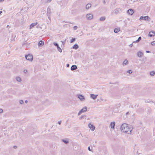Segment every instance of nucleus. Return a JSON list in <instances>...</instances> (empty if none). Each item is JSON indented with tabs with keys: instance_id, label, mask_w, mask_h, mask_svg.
<instances>
[{
	"instance_id": "f257e3e1",
	"label": "nucleus",
	"mask_w": 155,
	"mask_h": 155,
	"mask_svg": "<svg viewBox=\"0 0 155 155\" xmlns=\"http://www.w3.org/2000/svg\"><path fill=\"white\" fill-rule=\"evenodd\" d=\"M132 126L127 124H124L120 127L121 130L123 131V132L127 133L128 134H130L132 130Z\"/></svg>"
},
{
	"instance_id": "f03ea898",
	"label": "nucleus",
	"mask_w": 155,
	"mask_h": 155,
	"mask_svg": "<svg viewBox=\"0 0 155 155\" xmlns=\"http://www.w3.org/2000/svg\"><path fill=\"white\" fill-rule=\"evenodd\" d=\"M26 59L29 61H31L33 58V56L31 54H28L27 55H26L25 56Z\"/></svg>"
},
{
	"instance_id": "7ed1b4c3",
	"label": "nucleus",
	"mask_w": 155,
	"mask_h": 155,
	"mask_svg": "<svg viewBox=\"0 0 155 155\" xmlns=\"http://www.w3.org/2000/svg\"><path fill=\"white\" fill-rule=\"evenodd\" d=\"M87 110V107H85L83 109L81 110L78 113V115L79 116L82 113L85 112Z\"/></svg>"
},
{
	"instance_id": "20e7f679",
	"label": "nucleus",
	"mask_w": 155,
	"mask_h": 155,
	"mask_svg": "<svg viewBox=\"0 0 155 155\" xmlns=\"http://www.w3.org/2000/svg\"><path fill=\"white\" fill-rule=\"evenodd\" d=\"M150 18L148 16H146L144 17L142 16L140 17V20H144L147 21Z\"/></svg>"
},
{
	"instance_id": "39448f33",
	"label": "nucleus",
	"mask_w": 155,
	"mask_h": 155,
	"mask_svg": "<svg viewBox=\"0 0 155 155\" xmlns=\"http://www.w3.org/2000/svg\"><path fill=\"white\" fill-rule=\"evenodd\" d=\"M86 17L87 19L91 20L92 19L93 15L92 14H89L87 15Z\"/></svg>"
},
{
	"instance_id": "423d86ee",
	"label": "nucleus",
	"mask_w": 155,
	"mask_h": 155,
	"mask_svg": "<svg viewBox=\"0 0 155 155\" xmlns=\"http://www.w3.org/2000/svg\"><path fill=\"white\" fill-rule=\"evenodd\" d=\"M148 35L150 37H153L155 35V32L151 31L149 32Z\"/></svg>"
},
{
	"instance_id": "0eeeda50",
	"label": "nucleus",
	"mask_w": 155,
	"mask_h": 155,
	"mask_svg": "<svg viewBox=\"0 0 155 155\" xmlns=\"http://www.w3.org/2000/svg\"><path fill=\"white\" fill-rule=\"evenodd\" d=\"M88 126L91 130L92 131H94L95 129V127L91 124H89L88 125Z\"/></svg>"
},
{
	"instance_id": "6e6552de",
	"label": "nucleus",
	"mask_w": 155,
	"mask_h": 155,
	"mask_svg": "<svg viewBox=\"0 0 155 155\" xmlns=\"http://www.w3.org/2000/svg\"><path fill=\"white\" fill-rule=\"evenodd\" d=\"M78 98H79L80 100L81 101H83L84 100V96L82 95H78Z\"/></svg>"
},
{
	"instance_id": "1a4fd4ad",
	"label": "nucleus",
	"mask_w": 155,
	"mask_h": 155,
	"mask_svg": "<svg viewBox=\"0 0 155 155\" xmlns=\"http://www.w3.org/2000/svg\"><path fill=\"white\" fill-rule=\"evenodd\" d=\"M127 13H128V14L129 15H132L134 13L133 10L132 9H130L128 10H127Z\"/></svg>"
},
{
	"instance_id": "9d476101",
	"label": "nucleus",
	"mask_w": 155,
	"mask_h": 155,
	"mask_svg": "<svg viewBox=\"0 0 155 155\" xmlns=\"http://www.w3.org/2000/svg\"><path fill=\"white\" fill-rule=\"evenodd\" d=\"M98 95H94L93 94H91V97L94 100H95L96 99Z\"/></svg>"
},
{
	"instance_id": "9b49d317",
	"label": "nucleus",
	"mask_w": 155,
	"mask_h": 155,
	"mask_svg": "<svg viewBox=\"0 0 155 155\" xmlns=\"http://www.w3.org/2000/svg\"><path fill=\"white\" fill-rule=\"evenodd\" d=\"M44 44V42L43 41H39L38 43V46L39 47H41Z\"/></svg>"
},
{
	"instance_id": "f8f14e48",
	"label": "nucleus",
	"mask_w": 155,
	"mask_h": 155,
	"mask_svg": "<svg viewBox=\"0 0 155 155\" xmlns=\"http://www.w3.org/2000/svg\"><path fill=\"white\" fill-rule=\"evenodd\" d=\"M137 56L139 58H141L142 57L143 53L142 52L139 51L137 52Z\"/></svg>"
},
{
	"instance_id": "ddd939ff",
	"label": "nucleus",
	"mask_w": 155,
	"mask_h": 155,
	"mask_svg": "<svg viewBox=\"0 0 155 155\" xmlns=\"http://www.w3.org/2000/svg\"><path fill=\"white\" fill-rule=\"evenodd\" d=\"M77 68V67L76 65H73L71 67V70L73 71L76 69Z\"/></svg>"
},
{
	"instance_id": "4468645a",
	"label": "nucleus",
	"mask_w": 155,
	"mask_h": 155,
	"mask_svg": "<svg viewBox=\"0 0 155 155\" xmlns=\"http://www.w3.org/2000/svg\"><path fill=\"white\" fill-rule=\"evenodd\" d=\"M38 24V23L37 22L35 23H33L31 24L30 25V29H31L33 28L36 25H37Z\"/></svg>"
},
{
	"instance_id": "2eb2a0df",
	"label": "nucleus",
	"mask_w": 155,
	"mask_h": 155,
	"mask_svg": "<svg viewBox=\"0 0 155 155\" xmlns=\"http://www.w3.org/2000/svg\"><path fill=\"white\" fill-rule=\"evenodd\" d=\"M128 63V62L127 59H125L123 62L122 65H127Z\"/></svg>"
},
{
	"instance_id": "dca6fc26",
	"label": "nucleus",
	"mask_w": 155,
	"mask_h": 155,
	"mask_svg": "<svg viewBox=\"0 0 155 155\" xmlns=\"http://www.w3.org/2000/svg\"><path fill=\"white\" fill-rule=\"evenodd\" d=\"M115 125V122H112L110 123V127L111 128H114V126Z\"/></svg>"
},
{
	"instance_id": "f3484780",
	"label": "nucleus",
	"mask_w": 155,
	"mask_h": 155,
	"mask_svg": "<svg viewBox=\"0 0 155 155\" xmlns=\"http://www.w3.org/2000/svg\"><path fill=\"white\" fill-rule=\"evenodd\" d=\"M91 7V4L90 3L87 4L86 6V8L87 9H88Z\"/></svg>"
},
{
	"instance_id": "a211bd4d",
	"label": "nucleus",
	"mask_w": 155,
	"mask_h": 155,
	"mask_svg": "<svg viewBox=\"0 0 155 155\" xmlns=\"http://www.w3.org/2000/svg\"><path fill=\"white\" fill-rule=\"evenodd\" d=\"M141 39V37H139L138 38V39L136 40L135 41H134L133 42V43H138V42Z\"/></svg>"
},
{
	"instance_id": "6ab92c4d",
	"label": "nucleus",
	"mask_w": 155,
	"mask_h": 155,
	"mask_svg": "<svg viewBox=\"0 0 155 155\" xmlns=\"http://www.w3.org/2000/svg\"><path fill=\"white\" fill-rule=\"evenodd\" d=\"M78 47V46L77 44H75L73 45L72 48L75 49H77Z\"/></svg>"
},
{
	"instance_id": "aec40b11",
	"label": "nucleus",
	"mask_w": 155,
	"mask_h": 155,
	"mask_svg": "<svg viewBox=\"0 0 155 155\" xmlns=\"http://www.w3.org/2000/svg\"><path fill=\"white\" fill-rule=\"evenodd\" d=\"M62 141L65 144H68L69 143V141L68 139H63Z\"/></svg>"
},
{
	"instance_id": "412c9836",
	"label": "nucleus",
	"mask_w": 155,
	"mask_h": 155,
	"mask_svg": "<svg viewBox=\"0 0 155 155\" xmlns=\"http://www.w3.org/2000/svg\"><path fill=\"white\" fill-rule=\"evenodd\" d=\"M120 10V9L119 8H117L116 9L114 13L115 14H117L118 13V12Z\"/></svg>"
},
{
	"instance_id": "4be33fe9",
	"label": "nucleus",
	"mask_w": 155,
	"mask_h": 155,
	"mask_svg": "<svg viewBox=\"0 0 155 155\" xmlns=\"http://www.w3.org/2000/svg\"><path fill=\"white\" fill-rule=\"evenodd\" d=\"M16 79L18 81L20 82L21 81V78L19 77H17L16 78Z\"/></svg>"
},
{
	"instance_id": "5701e85b",
	"label": "nucleus",
	"mask_w": 155,
	"mask_h": 155,
	"mask_svg": "<svg viewBox=\"0 0 155 155\" xmlns=\"http://www.w3.org/2000/svg\"><path fill=\"white\" fill-rule=\"evenodd\" d=\"M105 19V18L104 17H101L100 18V20L101 21H104Z\"/></svg>"
},
{
	"instance_id": "b1692460",
	"label": "nucleus",
	"mask_w": 155,
	"mask_h": 155,
	"mask_svg": "<svg viewBox=\"0 0 155 155\" xmlns=\"http://www.w3.org/2000/svg\"><path fill=\"white\" fill-rule=\"evenodd\" d=\"M155 74V72L154 71H152L150 72V74L151 76H153Z\"/></svg>"
},
{
	"instance_id": "393cba45",
	"label": "nucleus",
	"mask_w": 155,
	"mask_h": 155,
	"mask_svg": "<svg viewBox=\"0 0 155 155\" xmlns=\"http://www.w3.org/2000/svg\"><path fill=\"white\" fill-rule=\"evenodd\" d=\"M57 48L59 52H62V50L61 48L59 46L57 47Z\"/></svg>"
},
{
	"instance_id": "a878e982",
	"label": "nucleus",
	"mask_w": 155,
	"mask_h": 155,
	"mask_svg": "<svg viewBox=\"0 0 155 155\" xmlns=\"http://www.w3.org/2000/svg\"><path fill=\"white\" fill-rule=\"evenodd\" d=\"M119 31V30L117 28H115L114 30V31L115 33H117Z\"/></svg>"
},
{
	"instance_id": "bb28decb",
	"label": "nucleus",
	"mask_w": 155,
	"mask_h": 155,
	"mask_svg": "<svg viewBox=\"0 0 155 155\" xmlns=\"http://www.w3.org/2000/svg\"><path fill=\"white\" fill-rule=\"evenodd\" d=\"M75 40V38H73L71 40L70 42L71 43H72L73 42H74Z\"/></svg>"
},
{
	"instance_id": "cd10ccee",
	"label": "nucleus",
	"mask_w": 155,
	"mask_h": 155,
	"mask_svg": "<svg viewBox=\"0 0 155 155\" xmlns=\"http://www.w3.org/2000/svg\"><path fill=\"white\" fill-rule=\"evenodd\" d=\"M151 44L152 45L154 46L155 45V41H153L151 43Z\"/></svg>"
},
{
	"instance_id": "c85d7f7f",
	"label": "nucleus",
	"mask_w": 155,
	"mask_h": 155,
	"mask_svg": "<svg viewBox=\"0 0 155 155\" xmlns=\"http://www.w3.org/2000/svg\"><path fill=\"white\" fill-rule=\"evenodd\" d=\"M103 3L104 4H105L106 2H108L109 1V0H103Z\"/></svg>"
},
{
	"instance_id": "c756f323",
	"label": "nucleus",
	"mask_w": 155,
	"mask_h": 155,
	"mask_svg": "<svg viewBox=\"0 0 155 155\" xmlns=\"http://www.w3.org/2000/svg\"><path fill=\"white\" fill-rule=\"evenodd\" d=\"M19 102L21 104H23L24 103V101L22 100H19Z\"/></svg>"
},
{
	"instance_id": "7c9ffc66",
	"label": "nucleus",
	"mask_w": 155,
	"mask_h": 155,
	"mask_svg": "<svg viewBox=\"0 0 155 155\" xmlns=\"http://www.w3.org/2000/svg\"><path fill=\"white\" fill-rule=\"evenodd\" d=\"M50 13L48 12V9L47 10V15L48 16V18L49 19H50V17H49V15H50Z\"/></svg>"
},
{
	"instance_id": "2f4dec72",
	"label": "nucleus",
	"mask_w": 155,
	"mask_h": 155,
	"mask_svg": "<svg viewBox=\"0 0 155 155\" xmlns=\"http://www.w3.org/2000/svg\"><path fill=\"white\" fill-rule=\"evenodd\" d=\"M53 44L54 45L56 46L57 47L58 46H59L58 44L56 43H55V42Z\"/></svg>"
},
{
	"instance_id": "473e14b6",
	"label": "nucleus",
	"mask_w": 155,
	"mask_h": 155,
	"mask_svg": "<svg viewBox=\"0 0 155 155\" xmlns=\"http://www.w3.org/2000/svg\"><path fill=\"white\" fill-rule=\"evenodd\" d=\"M127 72H128L129 74H131L132 73V71L131 70H129L127 71Z\"/></svg>"
},
{
	"instance_id": "72a5a7b5",
	"label": "nucleus",
	"mask_w": 155,
	"mask_h": 155,
	"mask_svg": "<svg viewBox=\"0 0 155 155\" xmlns=\"http://www.w3.org/2000/svg\"><path fill=\"white\" fill-rule=\"evenodd\" d=\"M73 28H74V30H77V29L78 27L77 26H75Z\"/></svg>"
},
{
	"instance_id": "f704fd0d",
	"label": "nucleus",
	"mask_w": 155,
	"mask_h": 155,
	"mask_svg": "<svg viewBox=\"0 0 155 155\" xmlns=\"http://www.w3.org/2000/svg\"><path fill=\"white\" fill-rule=\"evenodd\" d=\"M85 117L84 116H81L79 118L80 119H83Z\"/></svg>"
},
{
	"instance_id": "c9c22d12",
	"label": "nucleus",
	"mask_w": 155,
	"mask_h": 155,
	"mask_svg": "<svg viewBox=\"0 0 155 155\" xmlns=\"http://www.w3.org/2000/svg\"><path fill=\"white\" fill-rule=\"evenodd\" d=\"M28 72V71L26 69H25V70H24V72L26 74Z\"/></svg>"
},
{
	"instance_id": "e433bc0d",
	"label": "nucleus",
	"mask_w": 155,
	"mask_h": 155,
	"mask_svg": "<svg viewBox=\"0 0 155 155\" xmlns=\"http://www.w3.org/2000/svg\"><path fill=\"white\" fill-rule=\"evenodd\" d=\"M3 112V110L1 109H0V113H2Z\"/></svg>"
},
{
	"instance_id": "4c0bfd02",
	"label": "nucleus",
	"mask_w": 155,
	"mask_h": 155,
	"mask_svg": "<svg viewBox=\"0 0 155 155\" xmlns=\"http://www.w3.org/2000/svg\"><path fill=\"white\" fill-rule=\"evenodd\" d=\"M133 43H132V44H130V45H129V46L130 47H132V46H133Z\"/></svg>"
},
{
	"instance_id": "58836bf2",
	"label": "nucleus",
	"mask_w": 155,
	"mask_h": 155,
	"mask_svg": "<svg viewBox=\"0 0 155 155\" xmlns=\"http://www.w3.org/2000/svg\"><path fill=\"white\" fill-rule=\"evenodd\" d=\"M88 149L89 151H91V150L90 149V147H88Z\"/></svg>"
},
{
	"instance_id": "ea45409f",
	"label": "nucleus",
	"mask_w": 155,
	"mask_h": 155,
	"mask_svg": "<svg viewBox=\"0 0 155 155\" xmlns=\"http://www.w3.org/2000/svg\"><path fill=\"white\" fill-rule=\"evenodd\" d=\"M58 123L59 125H60L61 123V121H58Z\"/></svg>"
},
{
	"instance_id": "a19ab883",
	"label": "nucleus",
	"mask_w": 155,
	"mask_h": 155,
	"mask_svg": "<svg viewBox=\"0 0 155 155\" xmlns=\"http://www.w3.org/2000/svg\"><path fill=\"white\" fill-rule=\"evenodd\" d=\"M51 0H48L47 2H50L51 1Z\"/></svg>"
},
{
	"instance_id": "79ce46f5",
	"label": "nucleus",
	"mask_w": 155,
	"mask_h": 155,
	"mask_svg": "<svg viewBox=\"0 0 155 155\" xmlns=\"http://www.w3.org/2000/svg\"><path fill=\"white\" fill-rule=\"evenodd\" d=\"M13 147L14 149H15L17 148V146H14Z\"/></svg>"
},
{
	"instance_id": "37998d69",
	"label": "nucleus",
	"mask_w": 155,
	"mask_h": 155,
	"mask_svg": "<svg viewBox=\"0 0 155 155\" xmlns=\"http://www.w3.org/2000/svg\"><path fill=\"white\" fill-rule=\"evenodd\" d=\"M128 114H129V112H127V113H126V115H127Z\"/></svg>"
},
{
	"instance_id": "c03bdc74",
	"label": "nucleus",
	"mask_w": 155,
	"mask_h": 155,
	"mask_svg": "<svg viewBox=\"0 0 155 155\" xmlns=\"http://www.w3.org/2000/svg\"><path fill=\"white\" fill-rule=\"evenodd\" d=\"M69 64H67V67H69Z\"/></svg>"
},
{
	"instance_id": "a18cd8bd",
	"label": "nucleus",
	"mask_w": 155,
	"mask_h": 155,
	"mask_svg": "<svg viewBox=\"0 0 155 155\" xmlns=\"http://www.w3.org/2000/svg\"><path fill=\"white\" fill-rule=\"evenodd\" d=\"M28 102V101H27V100H26L25 101V103H26V104H27Z\"/></svg>"
},
{
	"instance_id": "49530a36",
	"label": "nucleus",
	"mask_w": 155,
	"mask_h": 155,
	"mask_svg": "<svg viewBox=\"0 0 155 155\" xmlns=\"http://www.w3.org/2000/svg\"><path fill=\"white\" fill-rule=\"evenodd\" d=\"M4 1V0H0V2H2Z\"/></svg>"
},
{
	"instance_id": "de8ad7c7",
	"label": "nucleus",
	"mask_w": 155,
	"mask_h": 155,
	"mask_svg": "<svg viewBox=\"0 0 155 155\" xmlns=\"http://www.w3.org/2000/svg\"><path fill=\"white\" fill-rule=\"evenodd\" d=\"M146 52H147V53H150V51H146Z\"/></svg>"
},
{
	"instance_id": "09e8293b",
	"label": "nucleus",
	"mask_w": 155,
	"mask_h": 155,
	"mask_svg": "<svg viewBox=\"0 0 155 155\" xmlns=\"http://www.w3.org/2000/svg\"><path fill=\"white\" fill-rule=\"evenodd\" d=\"M2 13V11H0V14Z\"/></svg>"
},
{
	"instance_id": "8fccbe9b",
	"label": "nucleus",
	"mask_w": 155,
	"mask_h": 155,
	"mask_svg": "<svg viewBox=\"0 0 155 155\" xmlns=\"http://www.w3.org/2000/svg\"><path fill=\"white\" fill-rule=\"evenodd\" d=\"M8 26H9V25H7V26H6V27H7V28H8Z\"/></svg>"
},
{
	"instance_id": "3c124183",
	"label": "nucleus",
	"mask_w": 155,
	"mask_h": 155,
	"mask_svg": "<svg viewBox=\"0 0 155 155\" xmlns=\"http://www.w3.org/2000/svg\"><path fill=\"white\" fill-rule=\"evenodd\" d=\"M42 12H44V11H43Z\"/></svg>"
}]
</instances>
